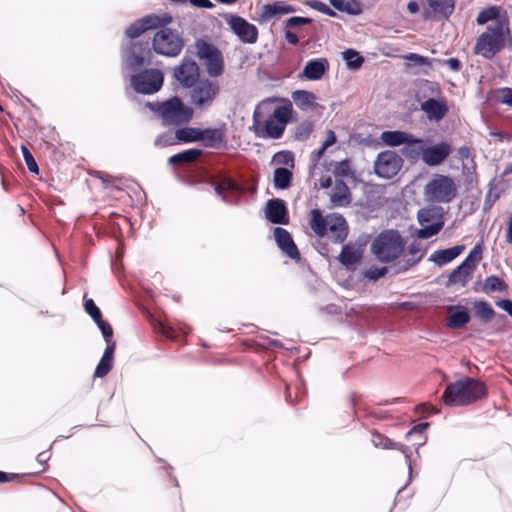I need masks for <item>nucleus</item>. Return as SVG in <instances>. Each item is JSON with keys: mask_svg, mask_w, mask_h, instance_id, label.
Returning a JSON list of instances; mask_svg holds the SVG:
<instances>
[{"mask_svg": "<svg viewBox=\"0 0 512 512\" xmlns=\"http://www.w3.org/2000/svg\"><path fill=\"white\" fill-rule=\"evenodd\" d=\"M279 98L271 97L261 101L253 112L250 130L262 139H280L291 121L292 104L285 100L279 105Z\"/></svg>", "mask_w": 512, "mask_h": 512, "instance_id": "f257e3e1", "label": "nucleus"}, {"mask_svg": "<svg viewBox=\"0 0 512 512\" xmlns=\"http://www.w3.org/2000/svg\"><path fill=\"white\" fill-rule=\"evenodd\" d=\"M487 393L483 382L464 377L445 388L442 394V400L447 406H466L484 397Z\"/></svg>", "mask_w": 512, "mask_h": 512, "instance_id": "f03ea898", "label": "nucleus"}, {"mask_svg": "<svg viewBox=\"0 0 512 512\" xmlns=\"http://www.w3.org/2000/svg\"><path fill=\"white\" fill-rule=\"evenodd\" d=\"M309 225L318 237H327L335 243H342L348 235V225L345 218L337 213L324 216L320 210L310 212Z\"/></svg>", "mask_w": 512, "mask_h": 512, "instance_id": "7ed1b4c3", "label": "nucleus"}, {"mask_svg": "<svg viewBox=\"0 0 512 512\" xmlns=\"http://www.w3.org/2000/svg\"><path fill=\"white\" fill-rule=\"evenodd\" d=\"M510 33L507 17H501L495 24L489 25L475 44L474 52L486 59L493 58L505 44V37Z\"/></svg>", "mask_w": 512, "mask_h": 512, "instance_id": "20e7f679", "label": "nucleus"}, {"mask_svg": "<svg viewBox=\"0 0 512 512\" xmlns=\"http://www.w3.org/2000/svg\"><path fill=\"white\" fill-rule=\"evenodd\" d=\"M405 241L401 234L393 229L381 232L372 242L371 250L382 263H390L404 253Z\"/></svg>", "mask_w": 512, "mask_h": 512, "instance_id": "39448f33", "label": "nucleus"}, {"mask_svg": "<svg viewBox=\"0 0 512 512\" xmlns=\"http://www.w3.org/2000/svg\"><path fill=\"white\" fill-rule=\"evenodd\" d=\"M457 196V185L453 178L435 174L424 186V198L429 203H450Z\"/></svg>", "mask_w": 512, "mask_h": 512, "instance_id": "423d86ee", "label": "nucleus"}, {"mask_svg": "<svg viewBox=\"0 0 512 512\" xmlns=\"http://www.w3.org/2000/svg\"><path fill=\"white\" fill-rule=\"evenodd\" d=\"M147 105L161 117L165 125L186 123L193 115L192 109L185 106L181 99L177 97H173L163 103H148Z\"/></svg>", "mask_w": 512, "mask_h": 512, "instance_id": "0eeeda50", "label": "nucleus"}, {"mask_svg": "<svg viewBox=\"0 0 512 512\" xmlns=\"http://www.w3.org/2000/svg\"><path fill=\"white\" fill-rule=\"evenodd\" d=\"M152 46L154 51L158 54L175 57L182 51L184 40L178 31L163 28L154 35Z\"/></svg>", "mask_w": 512, "mask_h": 512, "instance_id": "6e6552de", "label": "nucleus"}, {"mask_svg": "<svg viewBox=\"0 0 512 512\" xmlns=\"http://www.w3.org/2000/svg\"><path fill=\"white\" fill-rule=\"evenodd\" d=\"M192 87L191 102L197 109L210 107L220 91L219 85L209 79L200 80Z\"/></svg>", "mask_w": 512, "mask_h": 512, "instance_id": "1a4fd4ad", "label": "nucleus"}, {"mask_svg": "<svg viewBox=\"0 0 512 512\" xmlns=\"http://www.w3.org/2000/svg\"><path fill=\"white\" fill-rule=\"evenodd\" d=\"M163 73L158 69H146L131 77V85L141 94H153L163 85Z\"/></svg>", "mask_w": 512, "mask_h": 512, "instance_id": "9d476101", "label": "nucleus"}, {"mask_svg": "<svg viewBox=\"0 0 512 512\" xmlns=\"http://www.w3.org/2000/svg\"><path fill=\"white\" fill-rule=\"evenodd\" d=\"M226 23L230 30L237 38L244 44H254L258 40V28L248 22L245 18L238 15H227L225 17Z\"/></svg>", "mask_w": 512, "mask_h": 512, "instance_id": "9b49d317", "label": "nucleus"}, {"mask_svg": "<svg viewBox=\"0 0 512 512\" xmlns=\"http://www.w3.org/2000/svg\"><path fill=\"white\" fill-rule=\"evenodd\" d=\"M402 166V158L396 152L387 150L378 154L374 169L378 176L391 179L397 175Z\"/></svg>", "mask_w": 512, "mask_h": 512, "instance_id": "f8f14e48", "label": "nucleus"}, {"mask_svg": "<svg viewBox=\"0 0 512 512\" xmlns=\"http://www.w3.org/2000/svg\"><path fill=\"white\" fill-rule=\"evenodd\" d=\"M482 259V248L476 245L465 258V260L452 271L450 274V282H463L472 274L478 262Z\"/></svg>", "mask_w": 512, "mask_h": 512, "instance_id": "ddd939ff", "label": "nucleus"}, {"mask_svg": "<svg viewBox=\"0 0 512 512\" xmlns=\"http://www.w3.org/2000/svg\"><path fill=\"white\" fill-rule=\"evenodd\" d=\"M174 77L183 87H192L199 78V67L194 60L183 59L174 70Z\"/></svg>", "mask_w": 512, "mask_h": 512, "instance_id": "4468645a", "label": "nucleus"}, {"mask_svg": "<svg viewBox=\"0 0 512 512\" xmlns=\"http://www.w3.org/2000/svg\"><path fill=\"white\" fill-rule=\"evenodd\" d=\"M452 147L447 142L426 146L423 151V162L430 167L442 164L451 154Z\"/></svg>", "mask_w": 512, "mask_h": 512, "instance_id": "2eb2a0df", "label": "nucleus"}, {"mask_svg": "<svg viewBox=\"0 0 512 512\" xmlns=\"http://www.w3.org/2000/svg\"><path fill=\"white\" fill-rule=\"evenodd\" d=\"M329 70V62L326 58H317L309 60L301 74L300 78L317 81L320 80Z\"/></svg>", "mask_w": 512, "mask_h": 512, "instance_id": "dca6fc26", "label": "nucleus"}, {"mask_svg": "<svg viewBox=\"0 0 512 512\" xmlns=\"http://www.w3.org/2000/svg\"><path fill=\"white\" fill-rule=\"evenodd\" d=\"M150 55L147 44H134L124 56V64L131 70L141 67Z\"/></svg>", "mask_w": 512, "mask_h": 512, "instance_id": "f3484780", "label": "nucleus"}, {"mask_svg": "<svg viewBox=\"0 0 512 512\" xmlns=\"http://www.w3.org/2000/svg\"><path fill=\"white\" fill-rule=\"evenodd\" d=\"M266 218L274 224H288L289 217L285 202L281 199H271L265 208Z\"/></svg>", "mask_w": 512, "mask_h": 512, "instance_id": "a211bd4d", "label": "nucleus"}, {"mask_svg": "<svg viewBox=\"0 0 512 512\" xmlns=\"http://www.w3.org/2000/svg\"><path fill=\"white\" fill-rule=\"evenodd\" d=\"M274 237L278 247L284 252L289 258L294 260L300 259V253L297 246L295 245L290 233L281 227L274 229Z\"/></svg>", "mask_w": 512, "mask_h": 512, "instance_id": "6ab92c4d", "label": "nucleus"}, {"mask_svg": "<svg viewBox=\"0 0 512 512\" xmlns=\"http://www.w3.org/2000/svg\"><path fill=\"white\" fill-rule=\"evenodd\" d=\"M216 194L227 203H236L240 195V187L231 178H222L215 187Z\"/></svg>", "mask_w": 512, "mask_h": 512, "instance_id": "aec40b11", "label": "nucleus"}, {"mask_svg": "<svg viewBox=\"0 0 512 512\" xmlns=\"http://www.w3.org/2000/svg\"><path fill=\"white\" fill-rule=\"evenodd\" d=\"M329 198L334 207H346L352 201L350 189L342 180L335 181L329 192Z\"/></svg>", "mask_w": 512, "mask_h": 512, "instance_id": "412c9836", "label": "nucleus"}, {"mask_svg": "<svg viewBox=\"0 0 512 512\" xmlns=\"http://www.w3.org/2000/svg\"><path fill=\"white\" fill-rule=\"evenodd\" d=\"M373 445L375 447H381L385 449H399L405 456L406 462L408 464L409 473L412 474V466H411V454L412 451L409 447L393 443L390 439L386 438L380 433L374 432L372 433V439H371ZM411 480V477L409 478V481Z\"/></svg>", "mask_w": 512, "mask_h": 512, "instance_id": "4be33fe9", "label": "nucleus"}, {"mask_svg": "<svg viewBox=\"0 0 512 512\" xmlns=\"http://www.w3.org/2000/svg\"><path fill=\"white\" fill-rule=\"evenodd\" d=\"M421 110L429 120L439 121L448 112L446 101L443 99L429 98L421 103Z\"/></svg>", "mask_w": 512, "mask_h": 512, "instance_id": "5701e85b", "label": "nucleus"}, {"mask_svg": "<svg viewBox=\"0 0 512 512\" xmlns=\"http://www.w3.org/2000/svg\"><path fill=\"white\" fill-rule=\"evenodd\" d=\"M449 315L446 324L449 328L459 329L464 327L470 321V315L465 306L455 305L448 309Z\"/></svg>", "mask_w": 512, "mask_h": 512, "instance_id": "b1692460", "label": "nucleus"}, {"mask_svg": "<svg viewBox=\"0 0 512 512\" xmlns=\"http://www.w3.org/2000/svg\"><path fill=\"white\" fill-rule=\"evenodd\" d=\"M424 249L420 242L413 241L408 247L407 250H404L403 260L399 262L401 266L400 269L407 270L410 267L417 264L424 256Z\"/></svg>", "mask_w": 512, "mask_h": 512, "instance_id": "393cba45", "label": "nucleus"}, {"mask_svg": "<svg viewBox=\"0 0 512 512\" xmlns=\"http://www.w3.org/2000/svg\"><path fill=\"white\" fill-rule=\"evenodd\" d=\"M296 11V7L285 3L284 1H275L273 3L265 4L262 7L261 19L263 21H267L277 15H286L295 13Z\"/></svg>", "mask_w": 512, "mask_h": 512, "instance_id": "a878e982", "label": "nucleus"}, {"mask_svg": "<svg viewBox=\"0 0 512 512\" xmlns=\"http://www.w3.org/2000/svg\"><path fill=\"white\" fill-rule=\"evenodd\" d=\"M226 128L225 125L218 128L201 129L200 141L206 147L219 148L225 141Z\"/></svg>", "mask_w": 512, "mask_h": 512, "instance_id": "bb28decb", "label": "nucleus"}, {"mask_svg": "<svg viewBox=\"0 0 512 512\" xmlns=\"http://www.w3.org/2000/svg\"><path fill=\"white\" fill-rule=\"evenodd\" d=\"M424 148V140L416 138L410 134L408 141L403 145V148L401 149V153L411 161H417L420 158L423 161Z\"/></svg>", "mask_w": 512, "mask_h": 512, "instance_id": "cd10ccee", "label": "nucleus"}, {"mask_svg": "<svg viewBox=\"0 0 512 512\" xmlns=\"http://www.w3.org/2000/svg\"><path fill=\"white\" fill-rule=\"evenodd\" d=\"M464 250V245H456L447 249L436 250L431 254L429 260L438 266H444L457 258Z\"/></svg>", "mask_w": 512, "mask_h": 512, "instance_id": "c85d7f7f", "label": "nucleus"}, {"mask_svg": "<svg viewBox=\"0 0 512 512\" xmlns=\"http://www.w3.org/2000/svg\"><path fill=\"white\" fill-rule=\"evenodd\" d=\"M291 97L296 106L302 111H307L316 106V95L313 92L296 90L292 92Z\"/></svg>", "mask_w": 512, "mask_h": 512, "instance_id": "c756f323", "label": "nucleus"}, {"mask_svg": "<svg viewBox=\"0 0 512 512\" xmlns=\"http://www.w3.org/2000/svg\"><path fill=\"white\" fill-rule=\"evenodd\" d=\"M362 258V249L354 244L344 245L339 255V261L345 266L356 264Z\"/></svg>", "mask_w": 512, "mask_h": 512, "instance_id": "7c9ffc66", "label": "nucleus"}, {"mask_svg": "<svg viewBox=\"0 0 512 512\" xmlns=\"http://www.w3.org/2000/svg\"><path fill=\"white\" fill-rule=\"evenodd\" d=\"M409 136V133L400 130L384 131L381 133L380 139L386 146L397 147L404 145L408 141Z\"/></svg>", "mask_w": 512, "mask_h": 512, "instance_id": "2f4dec72", "label": "nucleus"}, {"mask_svg": "<svg viewBox=\"0 0 512 512\" xmlns=\"http://www.w3.org/2000/svg\"><path fill=\"white\" fill-rule=\"evenodd\" d=\"M335 143H336V135H335L334 131L328 130L327 131L326 139L323 142L321 148L316 150V151H314L312 153V155H311V160H312V163H313V167H312V170H311V175L312 176H315L316 169H317V164L320 161V159L322 158V156L324 155L326 149L329 148L330 146L334 145Z\"/></svg>", "mask_w": 512, "mask_h": 512, "instance_id": "473e14b6", "label": "nucleus"}, {"mask_svg": "<svg viewBox=\"0 0 512 512\" xmlns=\"http://www.w3.org/2000/svg\"><path fill=\"white\" fill-rule=\"evenodd\" d=\"M145 30H152L157 28H165L166 25L172 22V17L168 14H163L161 16L150 14L143 18H141Z\"/></svg>", "mask_w": 512, "mask_h": 512, "instance_id": "72a5a7b5", "label": "nucleus"}, {"mask_svg": "<svg viewBox=\"0 0 512 512\" xmlns=\"http://www.w3.org/2000/svg\"><path fill=\"white\" fill-rule=\"evenodd\" d=\"M330 4L341 12L350 15H359L362 13L361 4L356 0H329Z\"/></svg>", "mask_w": 512, "mask_h": 512, "instance_id": "f704fd0d", "label": "nucleus"}, {"mask_svg": "<svg viewBox=\"0 0 512 512\" xmlns=\"http://www.w3.org/2000/svg\"><path fill=\"white\" fill-rule=\"evenodd\" d=\"M201 135V129L194 127H184L175 132L176 140L184 143L200 141Z\"/></svg>", "mask_w": 512, "mask_h": 512, "instance_id": "c9c22d12", "label": "nucleus"}, {"mask_svg": "<svg viewBox=\"0 0 512 512\" xmlns=\"http://www.w3.org/2000/svg\"><path fill=\"white\" fill-rule=\"evenodd\" d=\"M201 155L199 149H188L178 154H175L169 158V163L172 165H178L181 163H190L195 161Z\"/></svg>", "mask_w": 512, "mask_h": 512, "instance_id": "e433bc0d", "label": "nucleus"}, {"mask_svg": "<svg viewBox=\"0 0 512 512\" xmlns=\"http://www.w3.org/2000/svg\"><path fill=\"white\" fill-rule=\"evenodd\" d=\"M292 180V172L287 168H276L274 171V186L278 189H287Z\"/></svg>", "mask_w": 512, "mask_h": 512, "instance_id": "4c0bfd02", "label": "nucleus"}, {"mask_svg": "<svg viewBox=\"0 0 512 512\" xmlns=\"http://www.w3.org/2000/svg\"><path fill=\"white\" fill-rule=\"evenodd\" d=\"M429 6L435 13L448 17L454 10L453 0H428Z\"/></svg>", "mask_w": 512, "mask_h": 512, "instance_id": "58836bf2", "label": "nucleus"}, {"mask_svg": "<svg viewBox=\"0 0 512 512\" xmlns=\"http://www.w3.org/2000/svg\"><path fill=\"white\" fill-rule=\"evenodd\" d=\"M444 223L441 217H438L431 224H421L422 228L418 230L417 235L419 238L427 239L436 235L443 227Z\"/></svg>", "mask_w": 512, "mask_h": 512, "instance_id": "ea45409f", "label": "nucleus"}, {"mask_svg": "<svg viewBox=\"0 0 512 512\" xmlns=\"http://www.w3.org/2000/svg\"><path fill=\"white\" fill-rule=\"evenodd\" d=\"M473 308L475 310L476 315L483 321H490L493 319L495 312L491 305L486 301H475L473 303Z\"/></svg>", "mask_w": 512, "mask_h": 512, "instance_id": "a19ab883", "label": "nucleus"}, {"mask_svg": "<svg viewBox=\"0 0 512 512\" xmlns=\"http://www.w3.org/2000/svg\"><path fill=\"white\" fill-rule=\"evenodd\" d=\"M196 48L198 57L205 61L214 58L220 54L219 51L214 46H212L204 40H198L196 42Z\"/></svg>", "mask_w": 512, "mask_h": 512, "instance_id": "79ce46f5", "label": "nucleus"}, {"mask_svg": "<svg viewBox=\"0 0 512 512\" xmlns=\"http://www.w3.org/2000/svg\"><path fill=\"white\" fill-rule=\"evenodd\" d=\"M501 16V8L499 6H491L484 10H482L477 18L476 21L479 25H484L489 21L496 20L500 18Z\"/></svg>", "mask_w": 512, "mask_h": 512, "instance_id": "37998d69", "label": "nucleus"}, {"mask_svg": "<svg viewBox=\"0 0 512 512\" xmlns=\"http://www.w3.org/2000/svg\"><path fill=\"white\" fill-rule=\"evenodd\" d=\"M343 59L346 61L347 67L353 70L359 69L364 62V58L353 49L344 51Z\"/></svg>", "mask_w": 512, "mask_h": 512, "instance_id": "c03bdc74", "label": "nucleus"}, {"mask_svg": "<svg viewBox=\"0 0 512 512\" xmlns=\"http://www.w3.org/2000/svg\"><path fill=\"white\" fill-rule=\"evenodd\" d=\"M206 68L207 72L212 77H217L223 72V62L221 59V55L206 60Z\"/></svg>", "mask_w": 512, "mask_h": 512, "instance_id": "a18cd8bd", "label": "nucleus"}, {"mask_svg": "<svg viewBox=\"0 0 512 512\" xmlns=\"http://www.w3.org/2000/svg\"><path fill=\"white\" fill-rule=\"evenodd\" d=\"M335 176L339 177H353L354 172L351 168V163L349 160H342L337 162L334 167Z\"/></svg>", "mask_w": 512, "mask_h": 512, "instance_id": "49530a36", "label": "nucleus"}, {"mask_svg": "<svg viewBox=\"0 0 512 512\" xmlns=\"http://www.w3.org/2000/svg\"><path fill=\"white\" fill-rule=\"evenodd\" d=\"M485 289L487 291H504L507 288L505 282L497 276H490L485 280Z\"/></svg>", "mask_w": 512, "mask_h": 512, "instance_id": "de8ad7c7", "label": "nucleus"}, {"mask_svg": "<svg viewBox=\"0 0 512 512\" xmlns=\"http://www.w3.org/2000/svg\"><path fill=\"white\" fill-rule=\"evenodd\" d=\"M404 59L411 62L415 66H425L428 69L432 67V60L428 57L421 56L416 53H409L404 56Z\"/></svg>", "mask_w": 512, "mask_h": 512, "instance_id": "09e8293b", "label": "nucleus"}, {"mask_svg": "<svg viewBox=\"0 0 512 512\" xmlns=\"http://www.w3.org/2000/svg\"><path fill=\"white\" fill-rule=\"evenodd\" d=\"M494 98L508 106H512V88H499L494 92Z\"/></svg>", "mask_w": 512, "mask_h": 512, "instance_id": "8fccbe9b", "label": "nucleus"}, {"mask_svg": "<svg viewBox=\"0 0 512 512\" xmlns=\"http://www.w3.org/2000/svg\"><path fill=\"white\" fill-rule=\"evenodd\" d=\"M273 160L277 164H283L287 166H294V155L290 151H281L274 155Z\"/></svg>", "mask_w": 512, "mask_h": 512, "instance_id": "3c124183", "label": "nucleus"}, {"mask_svg": "<svg viewBox=\"0 0 512 512\" xmlns=\"http://www.w3.org/2000/svg\"><path fill=\"white\" fill-rule=\"evenodd\" d=\"M21 150H22L23 158L25 160L28 170L32 173H38L39 168H38V165H37L32 153L24 145L21 147Z\"/></svg>", "mask_w": 512, "mask_h": 512, "instance_id": "603ef678", "label": "nucleus"}, {"mask_svg": "<svg viewBox=\"0 0 512 512\" xmlns=\"http://www.w3.org/2000/svg\"><path fill=\"white\" fill-rule=\"evenodd\" d=\"M306 4L311 7L312 9L319 11L325 15L334 17L336 16V13L330 9L325 3L319 1V0H308Z\"/></svg>", "mask_w": 512, "mask_h": 512, "instance_id": "864d4df0", "label": "nucleus"}, {"mask_svg": "<svg viewBox=\"0 0 512 512\" xmlns=\"http://www.w3.org/2000/svg\"><path fill=\"white\" fill-rule=\"evenodd\" d=\"M146 30L144 28V25H143V22L141 19L135 21L133 24H131L127 29H126V35L131 38V39H134V38H137L139 37L142 33H144Z\"/></svg>", "mask_w": 512, "mask_h": 512, "instance_id": "5fc2aeb1", "label": "nucleus"}, {"mask_svg": "<svg viewBox=\"0 0 512 512\" xmlns=\"http://www.w3.org/2000/svg\"><path fill=\"white\" fill-rule=\"evenodd\" d=\"M111 368H112V361L105 360V359L101 358L96 369H95L94 376L102 378L110 372Z\"/></svg>", "mask_w": 512, "mask_h": 512, "instance_id": "6e6d98bb", "label": "nucleus"}, {"mask_svg": "<svg viewBox=\"0 0 512 512\" xmlns=\"http://www.w3.org/2000/svg\"><path fill=\"white\" fill-rule=\"evenodd\" d=\"M85 311L96 321L102 317L100 309L96 306L92 299H86L84 302Z\"/></svg>", "mask_w": 512, "mask_h": 512, "instance_id": "4d7b16f0", "label": "nucleus"}, {"mask_svg": "<svg viewBox=\"0 0 512 512\" xmlns=\"http://www.w3.org/2000/svg\"><path fill=\"white\" fill-rule=\"evenodd\" d=\"M95 323L97 324L98 328L101 330L102 335L105 339V341L113 340V329L110 326V324L100 318V320H96Z\"/></svg>", "mask_w": 512, "mask_h": 512, "instance_id": "13d9d810", "label": "nucleus"}, {"mask_svg": "<svg viewBox=\"0 0 512 512\" xmlns=\"http://www.w3.org/2000/svg\"><path fill=\"white\" fill-rule=\"evenodd\" d=\"M387 273L386 267H372L365 271L364 276L370 280L376 281Z\"/></svg>", "mask_w": 512, "mask_h": 512, "instance_id": "bf43d9fd", "label": "nucleus"}, {"mask_svg": "<svg viewBox=\"0 0 512 512\" xmlns=\"http://www.w3.org/2000/svg\"><path fill=\"white\" fill-rule=\"evenodd\" d=\"M311 22H312V19H310V18L294 16V17L289 18L286 21V27L295 28V27H299L301 25L310 24Z\"/></svg>", "mask_w": 512, "mask_h": 512, "instance_id": "052dcab7", "label": "nucleus"}, {"mask_svg": "<svg viewBox=\"0 0 512 512\" xmlns=\"http://www.w3.org/2000/svg\"><path fill=\"white\" fill-rule=\"evenodd\" d=\"M176 143H178V141L176 140L175 134L173 135L172 133L162 134L155 141V144L160 146H168Z\"/></svg>", "mask_w": 512, "mask_h": 512, "instance_id": "680f3d73", "label": "nucleus"}, {"mask_svg": "<svg viewBox=\"0 0 512 512\" xmlns=\"http://www.w3.org/2000/svg\"><path fill=\"white\" fill-rule=\"evenodd\" d=\"M433 218V210L431 209H424L419 211L418 213V219L420 224H431V220Z\"/></svg>", "mask_w": 512, "mask_h": 512, "instance_id": "e2e57ef3", "label": "nucleus"}, {"mask_svg": "<svg viewBox=\"0 0 512 512\" xmlns=\"http://www.w3.org/2000/svg\"><path fill=\"white\" fill-rule=\"evenodd\" d=\"M106 343H107V347H106L101 358L105 359V360H110L113 362V354L115 351L116 344L113 340L106 341Z\"/></svg>", "mask_w": 512, "mask_h": 512, "instance_id": "0e129e2a", "label": "nucleus"}, {"mask_svg": "<svg viewBox=\"0 0 512 512\" xmlns=\"http://www.w3.org/2000/svg\"><path fill=\"white\" fill-rule=\"evenodd\" d=\"M496 305L506 311L512 317V301L509 299H503L496 302Z\"/></svg>", "mask_w": 512, "mask_h": 512, "instance_id": "69168bd1", "label": "nucleus"}, {"mask_svg": "<svg viewBox=\"0 0 512 512\" xmlns=\"http://www.w3.org/2000/svg\"><path fill=\"white\" fill-rule=\"evenodd\" d=\"M190 3L196 7L211 9L214 7L210 0H189Z\"/></svg>", "mask_w": 512, "mask_h": 512, "instance_id": "338daca9", "label": "nucleus"}, {"mask_svg": "<svg viewBox=\"0 0 512 512\" xmlns=\"http://www.w3.org/2000/svg\"><path fill=\"white\" fill-rule=\"evenodd\" d=\"M444 63L453 71H458L461 68V63L456 58H449Z\"/></svg>", "mask_w": 512, "mask_h": 512, "instance_id": "774afa93", "label": "nucleus"}]
</instances>
